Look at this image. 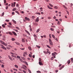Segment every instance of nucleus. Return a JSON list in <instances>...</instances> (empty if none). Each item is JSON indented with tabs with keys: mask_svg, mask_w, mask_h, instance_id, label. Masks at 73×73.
I'll return each mask as SVG.
<instances>
[{
	"mask_svg": "<svg viewBox=\"0 0 73 73\" xmlns=\"http://www.w3.org/2000/svg\"><path fill=\"white\" fill-rule=\"evenodd\" d=\"M47 7L48 8H49V9H53L52 8L50 7L49 5L47 6Z\"/></svg>",
	"mask_w": 73,
	"mask_h": 73,
	"instance_id": "nucleus-5",
	"label": "nucleus"
},
{
	"mask_svg": "<svg viewBox=\"0 0 73 73\" xmlns=\"http://www.w3.org/2000/svg\"><path fill=\"white\" fill-rule=\"evenodd\" d=\"M49 36H50V38H52V37H51V34H49Z\"/></svg>",
	"mask_w": 73,
	"mask_h": 73,
	"instance_id": "nucleus-55",
	"label": "nucleus"
},
{
	"mask_svg": "<svg viewBox=\"0 0 73 73\" xmlns=\"http://www.w3.org/2000/svg\"><path fill=\"white\" fill-rule=\"evenodd\" d=\"M22 59L23 60H24V61L25 60V58L24 57Z\"/></svg>",
	"mask_w": 73,
	"mask_h": 73,
	"instance_id": "nucleus-63",
	"label": "nucleus"
},
{
	"mask_svg": "<svg viewBox=\"0 0 73 73\" xmlns=\"http://www.w3.org/2000/svg\"><path fill=\"white\" fill-rule=\"evenodd\" d=\"M6 21H7V22H8L9 21L8 20L6 19L5 20Z\"/></svg>",
	"mask_w": 73,
	"mask_h": 73,
	"instance_id": "nucleus-47",
	"label": "nucleus"
},
{
	"mask_svg": "<svg viewBox=\"0 0 73 73\" xmlns=\"http://www.w3.org/2000/svg\"><path fill=\"white\" fill-rule=\"evenodd\" d=\"M8 33L10 35H12V33L11 32H8Z\"/></svg>",
	"mask_w": 73,
	"mask_h": 73,
	"instance_id": "nucleus-26",
	"label": "nucleus"
},
{
	"mask_svg": "<svg viewBox=\"0 0 73 73\" xmlns=\"http://www.w3.org/2000/svg\"><path fill=\"white\" fill-rule=\"evenodd\" d=\"M20 61H21V62H24V61H23V60H22V59L21 58L20 59Z\"/></svg>",
	"mask_w": 73,
	"mask_h": 73,
	"instance_id": "nucleus-16",
	"label": "nucleus"
},
{
	"mask_svg": "<svg viewBox=\"0 0 73 73\" xmlns=\"http://www.w3.org/2000/svg\"><path fill=\"white\" fill-rule=\"evenodd\" d=\"M54 39H55V40H56V41H58V39L57 38H54Z\"/></svg>",
	"mask_w": 73,
	"mask_h": 73,
	"instance_id": "nucleus-31",
	"label": "nucleus"
},
{
	"mask_svg": "<svg viewBox=\"0 0 73 73\" xmlns=\"http://www.w3.org/2000/svg\"><path fill=\"white\" fill-rule=\"evenodd\" d=\"M25 20H27V21H30V19L29 18L27 17H25Z\"/></svg>",
	"mask_w": 73,
	"mask_h": 73,
	"instance_id": "nucleus-2",
	"label": "nucleus"
},
{
	"mask_svg": "<svg viewBox=\"0 0 73 73\" xmlns=\"http://www.w3.org/2000/svg\"><path fill=\"white\" fill-rule=\"evenodd\" d=\"M4 15V12H3L2 13V16H3Z\"/></svg>",
	"mask_w": 73,
	"mask_h": 73,
	"instance_id": "nucleus-43",
	"label": "nucleus"
},
{
	"mask_svg": "<svg viewBox=\"0 0 73 73\" xmlns=\"http://www.w3.org/2000/svg\"><path fill=\"white\" fill-rule=\"evenodd\" d=\"M23 72L24 73H26V72L24 70H23Z\"/></svg>",
	"mask_w": 73,
	"mask_h": 73,
	"instance_id": "nucleus-62",
	"label": "nucleus"
},
{
	"mask_svg": "<svg viewBox=\"0 0 73 73\" xmlns=\"http://www.w3.org/2000/svg\"><path fill=\"white\" fill-rule=\"evenodd\" d=\"M60 24H61V23H60V22L58 21V23H57V24H58V25H60Z\"/></svg>",
	"mask_w": 73,
	"mask_h": 73,
	"instance_id": "nucleus-25",
	"label": "nucleus"
},
{
	"mask_svg": "<svg viewBox=\"0 0 73 73\" xmlns=\"http://www.w3.org/2000/svg\"><path fill=\"white\" fill-rule=\"evenodd\" d=\"M52 56H55V54L54 53H52Z\"/></svg>",
	"mask_w": 73,
	"mask_h": 73,
	"instance_id": "nucleus-40",
	"label": "nucleus"
},
{
	"mask_svg": "<svg viewBox=\"0 0 73 73\" xmlns=\"http://www.w3.org/2000/svg\"><path fill=\"white\" fill-rule=\"evenodd\" d=\"M34 39L36 41H37V38H34Z\"/></svg>",
	"mask_w": 73,
	"mask_h": 73,
	"instance_id": "nucleus-56",
	"label": "nucleus"
},
{
	"mask_svg": "<svg viewBox=\"0 0 73 73\" xmlns=\"http://www.w3.org/2000/svg\"><path fill=\"white\" fill-rule=\"evenodd\" d=\"M23 54H26V55H27V52H24L23 53Z\"/></svg>",
	"mask_w": 73,
	"mask_h": 73,
	"instance_id": "nucleus-32",
	"label": "nucleus"
},
{
	"mask_svg": "<svg viewBox=\"0 0 73 73\" xmlns=\"http://www.w3.org/2000/svg\"><path fill=\"white\" fill-rule=\"evenodd\" d=\"M12 33H13V34L15 35V36H17V34H16V33H15V32H13V31H12Z\"/></svg>",
	"mask_w": 73,
	"mask_h": 73,
	"instance_id": "nucleus-3",
	"label": "nucleus"
},
{
	"mask_svg": "<svg viewBox=\"0 0 73 73\" xmlns=\"http://www.w3.org/2000/svg\"><path fill=\"white\" fill-rule=\"evenodd\" d=\"M40 10H41L42 9V7H41L40 8Z\"/></svg>",
	"mask_w": 73,
	"mask_h": 73,
	"instance_id": "nucleus-64",
	"label": "nucleus"
},
{
	"mask_svg": "<svg viewBox=\"0 0 73 73\" xmlns=\"http://www.w3.org/2000/svg\"><path fill=\"white\" fill-rule=\"evenodd\" d=\"M7 27H9V28H11V26L10 25H7Z\"/></svg>",
	"mask_w": 73,
	"mask_h": 73,
	"instance_id": "nucleus-53",
	"label": "nucleus"
},
{
	"mask_svg": "<svg viewBox=\"0 0 73 73\" xmlns=\"http://www.w3.org/2000/svg\"><path fill=\"white\" fill-rule=\"evenodd\" d=\"M36 21L37 22H38V21H39V18L38 17L36 19Z\"/></svg>",
	"mask_w": 73,
	"mask_h": 73,
	"instance_id": "nucleus-6",
	"label": "nucleus"
},
{
	"mask_svg": "<svg viewBox=\"0 0 73 73\" xmlns=\"http://www.w3.org/2000/svg\"><path fill=\"white\" fill-rule=\"evenodd\" d=\"M2 26L3 28H5V25H2Z\"/></svg>",
	"mask_w": 73,
	"mask_h": 73,
	"instance_id": "nucleus-35",
	"label": "nucleus"
},
{
	"mask_svg": "<svg viewBox=\"0 0 73 73\" xmlns=\"http://www.w3.org/2000/svg\"><path fill=\"white\" fill-rule=\"evenodd\" d=\"M28 71L30 73H32L31 72V70H29V69H28Z\"/></svg>",
	"mask_w": 73,
	"mask_h": 73,
	"instance_id": "nucleus-38",
	"label": "nucleus"
},
{
	"mask_svg": "<svg viewBox=\"0 0 73 73\" xmlns=\"http://www.w3.org/2000/svg\"><path fill=\"white\" fill-rule=\"evenodd\" d=\"M40 29H38L37 31H36V33H38L40 31Z\"/></svg>",
	"mask_w": 73,
	"mask_h": 73,
	"instance_id": "nucleus-24",
	"label": "nucleus"
},
{
	"mask_svg": "<svg viewBox=\"0 0 73 73\" xmlns=\"http://www.w3.org/2000/svg\"><path fill=\"white\" fill-rule=\"evenodd\" d=\"M54 8H55V9H58V7H57V6H55V7H54Z\"/></svg>",
	"mask_w": 73,
	"mask_h": 73,
	"instance_id": "nucleus-46",
	"label": "nucleus"
},
{
	"mask_svg": "<svg viewBox=\"0 0 73 73\" xmlns=\"http://www.w3.org/2000/svg\"><path fill=\"white\" fill-rule=\"evenodd\" d=\"M15 66L16 68H19V67L17 65H15Z\"/></svg>",
	"mask_w": 73,
	"mask_h": 73,
	"instance_id": "nucleus-34",
	"label": "nucleus"
},
{
	"mask_svg": "<svg viewBox=\"0 0 73 73\" xmlns=\"http://www.w3.org/2000/svg\"><path fill=\"white\" fill-rule=\"evenodd\" d=\"M1 48H2V49H5V50H7V48H5V47L4 46H1Z\"/></svg>",
	"mask_w": 73,
	"mask_h": 73,
	"instance_id": "nucleus-4",
	"label": "nucleus"
},
{
	"mask_svg": "<svg viewBox=\"0 0 73 73\" xmlns=\"http://www.w3.org/2000/svg\"><path fill=\"white\" fill-rule=\"evenodd\" d=\"M12 41H15V39L14 38H12Z\"/></svg>",
	"mask_w": 73,
	"mask_h": 73,
	"instance_id": "nucleus-45",
	"label": "nucleus"
},
{
	"mask_svg": "<svg viewBox=\"0 0 73 73\" xmlns=\"http://www.w3.org/2000/svg\"><path fill=\"white\" fill-rule=\"evenodd\" d=\"M11 7H13V3H11Z\"/></svg>",
	"mask_w": 73,
	"mask_h": 73,
	"instance_id": "nucleus-54",
	"label": "nucleus"
},
{
	"mask_svg": "<svg viewBox=\"0 0 73 73\" xmlns=\"http://www.w3.org/2000/svg\"><path fill=\"white\" fill-rule=\"evenodd\" d=\"M29 57H31V58L32 55H31V54H29Z\"/></svg>",
	"mask_w": 73,
	"mask_h": 73,
	"instance_id": "nucleus-44",
	"label": "nucleus"
},
{
	"mask_svg": "<svg viewBox=\"0 0 73 73\" xmlns=\"http://www.w3.org/2000/svg\"><path fill=\"white\" fill-rule=\"evenodd\" d=\"M68 64H70V60H68Z\"/></svg>",
	"mask_w": 73,
	"mask_h": 73,
	"instance_id": "nucleus-22",
	"label": "nucleus"
},
{
	"mask_svg": "<svg viewBox=\"0 0 73 73\" xmlns=\"http://www.w3.org/2000/svg\"><path fill=\"white\" fill-rule=\"evenodd\" d=\"M16 8H14L13 9V11H16Z\"/></svg>",
	"mask_w": 73,
	"mask_h": 73,
	"instance_id": "nucleus-19",
	"label": "nucleus"
},
{
	"mask_svg": "<svg viewBox=\"0 0 73 73\" xmlns=\"http://www.w3.org/2000/svg\"><path fill=\"white\" fill-rule=\"evenodd\" d=\"M8 57L10 59L11 58V57L9 55L8 56Z\"/></svg>",
	"mask_w": 73,
	"mask_h": 73,
	"instance_id": "nucleus-58",
	"label": "nucleus"
},
{
	"mask_svg": "<svg viewBox=\"0 0 73 73\" xmlns=\"http://www.w3.org/2000/svg\"><path fill=\"white\" fill-rule=\"evenodd\" d=\"M4 3H6V0H4Z\"/></svg>",
	"mask_w": 73,
	"mask_h": 73,
	"instance_id": "nucleus-60",
	"label": "nucleus"
},
{
	"mask_svg": "<svg viewBox=\"0 0 73 73\" xmlns=\"http://www.w3.org/2000/svg\"><path fill=\"white\" fill-rule=\"evenodd\" d=\"M16 2H14V7H15V5L16 4Z\"/></svg>",
	"mask_w": 73,
	"mask_h": 73,
	"instance_id": "nucleus-42",
	"label": "nucleus"
},
{
	"mask_svg": "<svg viewBox=\"0 0 73 73\" xmlns=\"http://www.w3.org/2000/svg\"><path fill=\"white\" fill-rule=\"evenodd\" d=\"M64 66H62V67L60 68L59 70H61L62 68H64Z\"/></svg>",
	"mask_w": 73,
	"mask_h": 73,
	"instance_id": "nucleus-10",
	"label": "nucleus"
},
{
	"mask_svg": "<svg viewBox=\"0 0 73 73\" xmlns=\"http://www.w3.org/2000/svg\"><path fill=\"white\" fill-rule=\"evenodd\" d=\"M32 19H35V16H33L32 17Z\"/></svg>",
	"mask_w": 73,
	"mask_h": 73,
	"instance_id": "nucleus-57",
	"label": "nucleus"
},
{
	"mask_svg": "<svg viewBox=\"0 0 73 73\" xmlns=\"http://www.w3.org/2000/svg\"><path fill=\"white\" fill-rule=\"evenodd\" d=\"M47 46L49 48H50V46H49L48 45H47Z\"/></svg>",
	"mask_w": 73,
	"mask_h": 73,
	"instance_id": "nucleus-51",
	"label": "nucleus"
},
{
	"mask_svg": "<svg viewBox=\"0 0 73 73\" xmlns=\"http://www.w3.org/2000/svg\"><path fill=\"white\" fill-rule=\"evenodd\" d=\"M26 32H27V33L29 35H30V33H29V32H28V31H26Z\"/></svg>",
	"mask_w": 73,
	"mask_h": 73,
	"instance_id": "nucleus-21",
	"label": "nucleus"
},
{
	"mask_svg": "<svg viewBox=\"0 0 73 73\" xmlns=\"http://www.w3.org/2000/svg\"><path fill=\"white\" fill-rule=\"evenodd\" d=\"M7 49H9H9H11V48L8 47H7Z\"/></svg>",
	"mask_w": 73,
	"mask_h": 73,
	"instance_id": "nucleus-37",
	"label": "nucleus"
},
{
	"mask_svg": "<svg viewBox=\"0 0 73 73\" xmlns=\"http://www.w3.org/2000/svg\"><path fill=\"white\" fill-rule=\"evenodd\" d=\"M17 58H20V56H17Z\"/></svg>",
	"mask_w": 73,
	"mask_h": 73,
	"instance_id": "nucleus-50",
	"label": "nucleus"
},
{
	"mask_svg": "<svg viewBox=\"0 0 73 73\" xmlns=\"http://www.w3.org/2000/svg\"><path fill=\"white\" fill-rule=\"evenodd\" d=\"M37 73H41V71H37Z\"/></svg>",
	"mask_w": 73,
	"mask_h": 73,
	"instance_id": "nucleus-29",
	"label": "nucleus"
},
{
	"mask_svg": "<svg viewBox=\"0 0 73 73\" xmlns=\"http://www.w3.org/2000/svg\"><path fill=\"white\" fill-rule=\"evenodd\" d=\"M73 58H71V62H72V63H73Z\"/></svg>",
	"mask_w": 73,
	"mask_h": 73,
	"instance_id": "nucleus-23",
	"label": "nucleus"
},
{
	"mask_svg": "<svg viewBox=\"0 0 73 73\" xmlns=\"http://www.w3.org/2000/svg\"><path fill=\"white\" fill-rule=\"evenodd\" d=\"M39 64L40 65H42V63L40 62H39Z\"/></svg>",
	"mask_w": 73,
	"mask_h": 73,
	"instance_id": "nucleus-12",
	"label": "nucleus"
},
{
	"mask_svg": "<svg viewBox=\"0 0 73 73\" xmlns=\"http://www.w3.org/2000/svg\"><path fill=\"white\" fill-rule=\"evenodd\" d=\"M39 61H41V59L40 58H39Z\"/></svg>",
	"mask_w": 73,
	"mask_h": 73,
	"instance_id": "nucleus-52",
	"label": "nucleus"
},
{
	"mask_svg": "<svg viewBox=\"0 0 73 73\" xmlns=\"http://www.w3.org/2000/svg\"><path fill=\"white\" fill-rule=\"evenodd\" d=\"M3 45H4L5 46H7V44L5 43V42H4L3 44Z\"/></svg>",
	"mask_w": 73,
	"mask_h": 73,
	"instance_id": "nucleus-20",
	"label": "nucleus"
},
{
	"mask_svg": "<svg viewBox=\"0 0 73 73\" xmlns=\"http://www.w3.org/2000/svg\"><path fill=\"white\" fill-rule=\"evenodd\" d=\"M10 53L11 54H13V55H14V54H14V53H13L12 52H10Z\"/></svg>",
	"mask_w": 73,
	"mask_h": 73,
	"instance_id": "nucleus-49",
	"label": "nucleus"
},
{
	"mask_svg": "<svg viewBox=\"0 0 73 73\" xmlns=\"http://www.w3.org/2000/svg\"><path fill=\"white\" fill-rule=\"evenodd\" d=\"M28 48L29 50H32V48H31V47L30 46H29Z\"/></svg>",
	"mask_w": 73,
	"mask_h": 73,
	"instance_id": "nucleus-7",
	"label": "nucleus"
},
{
	"mask_svg": "<svg viewBox=\"0 0 73 73\" xmlns=\"http://www.w3.org/2000/svg\"><path fill=\"white\" fill-rule=\"evenodd\" d=\"M15 12H16V13H17V14H19V12H18V11H15Z\"/></svg>",
	"mask_w": 73,
	"mask_h": 73,
	"instance_id": "nucleus-30",
	"label": "nucleus"
},
{
	"mask_svg": "<svg viewBox=\"0 0 73 73\" xmlns=\"http://www.w3.org/2000/svg\"><path fill=\"white\" fill-rule=\"evenodd\" d=\"M33 58H35V55H34L33 56Z\"/></svg>",
	"mask_w": 73,
	"mask_h": 73,
	"instance_id": "nucleus-59",
	"label": "nucleus"
},
{
	"mask_svg": "<svg viewBox=\"0 0 73 73\" xmlns=\"http://www.w3.org/2000/svg\"><path fill=\"white\" fill-rule=\"evenodd\" d=\"M15 44H16L17 45H20V44L19 43L17 42H15Z\"/></svg>",
	"mask_w": 73,
	"mask_h": 73,
	"instance_id": "nucleus-18",
	"label": "nucleus"
},
{
	"mask_svg": "<svg viewBox=\"0 0 73 73\" xmlns=\"http://www.w3.org/2000/svg\"><path fill=\"white\" fill-rule=\"evenodd\" d=\"M53 59H54V57H52L51 58V60H53Z\"/></svg>",
	"mask_w": 73,
	"mask_h": 73,
	"instance_id": "nucleus-36",
	"label": "nucleus"
},
{
	"mask_svg": "<svg viewBox=\"0 0 73 73\" xmlns=\"http://www.w3.org/2000/svg\"><path fill=\"white\" fill-rule=\"evenodd\" d=\"M52 37L54 38H55V36H54V35H52Z\"/></svg>",
	"mask_w": 73,
	"mask_h": 73,
	"instance_id": "nucleus-17",
	"label": "nucleus"
},
{
	"mask_svg": "<svg viewBox=\"0 0 73 73\" xmlns=\"http://www.w3.org/2000/svg\"><path fill=\"white\" fill-rule=\"evenodd\" d=\"M8 8V6H6V9H7Z\"/></svg>",
	"mask_w": 73,
	"mask_h": 73,
	"instance_id": "nucleus-61",
	"label": "nucleus"
},
{
	"mask_svg": "<svg viewBox=\"0 0 73 73\" xmlns=\"http://www.w3.org/2000/svg\"><path fill=\"white\" fill-rule=\"evenodd\" d=\"M49 5H50V7H53V5H52L51 4L49 3Z\"/></svg>",
	"mask_w": 73,
	"mask_h": 73,
	"instance_id": "nucleus-28",
	"label": "nucleus"
},
{
	"mask_svg": "<svg viewBox=\"0 0 73 73\" xmlns=\"http://www.w3.org/2000/svg\"><path fill=\"white\" fill-rule=\"evenodd\" d=\"M16 28L17 29H18V30H20V28H19L18 27H16Z\"/></svg>",
	"mask_w": 73,
	"mask_h": 73,
	"instance_id": "nucleus-41",
	"label": "nucleus"
},
{
	"mask_svg": "<svg viewBox=\"0 0 73 73\" xmlns=\"http://www.w3.org/2000/svg\"><path fill=\"white\" fill-rule=\"evenodd\" d=\"M35 14H36V15H40L41 14L40 13H36Z\"/></svg>",
	"mask_w": 73,
	"mask_h": 73,
	"instance_id": "nucleus-13",
	"label": "nucleus"
},
{
	"mask_svg": "<svg viewBox=\"0 0 73 73\" xmlns=\"http://www.w3.org/2000/svg\"><path fill=\"white\" fill-rule=\"evenodd\" d=\"M22 41L23 42H25V40L24 39H22Z\"/></svg>",
	"mask_w": 73,
	"mask_h": 73,
	"instance_id": "nucleus-15",
	"label": "nucleus"
},
{
	"mask_svg": "<svg viewBox=\"0 0 73 73\" xmlns=\"http://www.w3.org/2000/svg\"><path fill=\"white\" fill-rule=\"evenodd\" d=\"M36 47H37V48H38V49H40V48H41V47H40V46H38L37 45H36Z\"/></svg>",
	"mask_w": 73,
	"mask_h": 73,
	"instance_id": "nucleus-11",
	"label": "nucleus"
},
{
	"mask_svg": "<svg viewBox=\"0 0 73 73\" xmlns=\"http://www.w3.org/2000/svg\"><path fill=\"white\" fill-rule=\"evenodd\" d=\"M13 30L15 31H16V32H18V31L17 30H16L15 29H13Z\"/></svg>",
	"mask_w": 73,
	"mask_h": 73,
	"instance_id": "nucleus-27",
	"label": "nucleus"
},
{
	"mask_svg": "<svg viewBox=\"0 0 73 73\" xmlns=\"http://www.w3.org/2000/svg\"><path fill=\"white\" fill-rule=\"evenodd\" d=\"M1 66L2 68H4V65L3 64Z\"/></svg>",
	"mask_w": 73,
	"mask_h": 73,
	"instance_id": "nucleus-39",
	"label": "nucleus"
},
{
	"mask_svg": "<svg viewBox=\"0 0 73 73\" xmlns=\"http://www.w3.org/2000/svg\"><path fill=\"white\" fill-rule=\"evenodd\" d=\"M34 37L35 38H37V35L35 34L34 35Z\"/></svg>",
	"mask_w": 73,
	"mask_h": 73,
	"instance_id": "nucleus-14",
	"label": "nucleus"
},
{
	"mask_svg": "<svg viewBox=\"0 0 73 73\" xmlns=\"http://www.w3.org/2000/svg\"><path fill=\"white\" fill-rule=\"evenodd\" d=\"M0 41L1 43L2 44H3L4 43V42L2 40H0Z\"/></svg>",
	"mask_w": 73,
	"mask_h": 73,
	"instance_id": "nucleus-9",
	"label": "nucleus"
},
{
	"mask_svg": "<svg viewBox=\"0 0 73 73\" xmlns=\"http://www.w3.org/2000/svg\"><path fill=\"white\" fill-rule=\"evenodd\" d=\"M49 43L51 45H53V43L52 42V40L50 39H49Z\"/></svg>",
	"mask_w": 73,
	"mask_h": 73,
	"instance_id": "nucleus-1",
	"label": "nucleus"
},
{
	"mask_svg": "<svg viewBox=\"0 0 73 73\" xmlns=\"http://www.w3.org/2000/svg\"><path fill=\"white\" fill-rule=\"evenodd\" d=\"M23 62L24 63H25V64H26V65H28V63H27V62H26V61H23Z\"/></svg>",
	"mask_w": 73,
	"mask_h": 73,
	"instance_id": "nucleus-8",
	"label": "nucleus"
},
{
	"mask_svg": "<svg viewBox=\"0 0 73 73\" xmlns=\"http://www.w3.org/2000/svg\"><path fill=\"white\" fill-rule=\"evenodd\" d=\"M8 47H10V48H12V46H11L10 45H8Z\"/></svg>",
	"mask_w": 73,
	"mask_h": 73,
	"instance_id": "nucleus-48",
	"label": "nucleus"
},
{
	"mask_svg": "<svg viewBox=\"0 0 73 73\" xmlns=\"http://www.w3.org/2000/svg\"><path fill=\"white\" fill-rule=\"evenodd\" d=\"M50 29L52 31H54V29H53L52 28H51Z\"/></svg>",
	"mask_w": 73,
	"mask_h": 73,
	"instance_id": "nucleus-33",
	"label": "nucleus"
}]
</instances>
